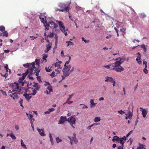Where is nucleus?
I'll list each match as a JSON object with an SVG mask.
<instances>
[{
    "instance_id": "obj_23",
    "label": "nucleus",
    "mask_w": 149,
    "mask_h": 149,
    "mask_svg": "<svg viewBox=\"0 0 149 149\" xmlns=\"http://www.w3.org/2000/svg\"><path fill=\"white\" fill-rule=\"evenodd\" d=\"M44 25L45 26V30H47L49 29L48 27L49 26V24L45 20V23H44Z\"/></svg>"
},
{
    "instance_id": "obj_11",
    "label": "nucleus",
    "mask_w": 149,
    "mask_h": 149,
    "mask_svg": "<svg viewBox=\"0 0 149 149\" xmlns=\"http://www.w3.org/2000/svg\"><path fill=\"white\" fill-rule=\"evenodd\" d=\"M26 114L30 120V123H31V121H32V123H33L35 121V119L33 118V115L30 114H28L27 113H26Z\"/></svg>"
},
{
    "instance_id": "obj_62",
    "label": "nucleus",
    "mask_w": 149,
    "mask_h": 149,
    "mask_svg": "<svg viewBox=\"0 0 149 149\" xmlns=\"http://www.w3.org/2000/svg\"><path fill=\"white\" fill-rule=\"evenodd\" d=\"M93 127L92 125H91L87 127V129L88 130H90L91 129V127Z\"/></svg>"
},
{
    "instance_id": "obj_9",
    "label": "nucleus",
    "mask_w": 149,
    "mask_h": 149,
    "mask_svg": "<svg viewBox=\"0 0 149 149\" xmlns=\"http://www.w3.org/2000/svg\"><path fill=\"white\" fill-rule=\"evenodd\" d=\"M115 60H117L115 62V63H117L119 65H121L124 61L125 59L123 58L119 57L115 59Z\"/></svg>"
},
{
    "instance_id": "obj_4",
    "label": "nucleus",
    "mask_w": 149,
    "mask_h": 149,
    "mask_svg": "<svg viewBox=\"0 0 149 149\" xmlns=\"http://www.w3.org/2000/svg\"><path fill=\"white\" fill-rule=\"evenodd\" d=\"M70 2H68L66 4L63 3H61L59 4L58 6L62 8V9H63L64 10L68 12L69 10L70 6Z\"/></svg>"
},
{
    "instance_id": "obj_28",
    "label": "nucleus",
    "mask_w": 149,
    "mask_h": 149,
    "mask_svg": "<svg viewBox=\"0 0 149 149\" xmlns=\"http://www.w3.org/2000/svg\"><path fill=\"white\" fill-rule=\"evenodd\" d=\"M53 68L52 67L49 66L48 68L46 67L45 70L47 72H50L52 70V68Z\"/></svg>"
},
{
    "instance_id": "obj_51",
    "label": "nucleus",
    "mask_w": 149,
    "mask_h": 149,
    "mask_svg": "<svg viewBox=\"0 0 149 149\" xmlns=\"http://www.w3.org/2000/svg\"><path fill=\"white\" fill-rule=\"evenodd\" d=\"M70 61H66V62L65 63V64L64 65V67H67L68 66V65H69L68 64L69 63Z\"/></svg>"
},
{
    "instance_id": "obj_14",
    "label": "nucleus",
    "mask_w": 149,
    "mask_h": 149,
    "mask_svg": "<svg viewBox=\"0 0 149 149\" xmlns=\"http://www.w3.org/2000/svg\"><path fill=\"white\" fill-rule=\"evenodd\" d=\"M45 85L47 86V89L49 91L50 93L52 92V87L49 83L47 82L46 84H45Z\"/></svg>"
},
{
    "instance_id": "obj_30",
    "label": "nucleus",
    "mask_w": 149,
    "mask_h": 149,
    "mask_svg": "<svg viewBox=\"0 0 149 149\" xmlns=\"http://www.w3.org/2000/svg\"><path fill=\"white\" fill-rule=\"evenodd\" d=\"M100 118L99 117H96L94 119V121L95 122H97L100 121Z\"/></svg>"
},
{
    "instance_id": "obj_56",
    "label": "nucleus",
    "mask_w": 149,
    "mask_h": 149,
    "mask_svg": "<svg viewBox=\"0 0 149 149\" xmlns=\"http://www.w3.org/2000/svg\"><path fill=\"white\" fill-rule=\"evenodd\" d=\"M48 110H49V112L50 113L51 112H52V111H54L55 110V109H54L53 108H52L49 109H48Z\"/></svg>"
},
{
    "instance_id": "obj_57",
    "label": "nucleus",
    "mask_w": 149,
    "mask_h": 149,
    "mask_svg": "<svg viewBox=\"0 0 149 149\" xmlns=\"http://www.w3.org/2000/svg\"><path fill=\"white\" fill-rule=\"evenodd\" d=\"M30 37L31 38H32L31 40H34L36 38H37V37H34V36H30Z\"/></svg>"
},
{
    "instance_id": "obj_40",
    "label": "nucleus",
    "mask_w": 149,
    "mask_h": 149,
    "mask_svg": "<svg viewBox=\"0 0 149 149\" xmlns=\"http://www.w3.org/2000/svg\"><path fill=\"white\" fill-rule=\"evenodd\" d=\"M118 113H119L121 115H123L125 113V112L122 111V110H121L119 111H118Z\"/></svg>"
},
{
    "instance_id": "obj_10",
    "label": "nucleus",
    "mask_w": 149,
    "mask_h": 149,
    "mask_svg": "<svg viewBox=\"0 0 149 149\" xmlns=\"http://www.w3.org/2000/svg\"><path fill=\"white\" fill-rule=\"evenodd\" d=\"M127 139L125 136L122 138H119L118 142L120 143L122 146H124V144Z\"/></svg>"
},
{
    "instance_id": "obj_54",
    "label": "nucleus",
    "mask_w": 149,
    "mask_h": 149,
    "mask_svg": "<svg viewBox=\"0 0 149 149\" xmlns=\"http://www.w3.org/2000/svg\"><path fill=\"white\" fill-rule=\"evenodd\" d=\"M143 72H144V73H145L146 74H147L148 73V70L146 68H144L143 70Z\"/></svg>"
},
{
    "instance_id": "obj_58",
    "label": "nucleus",
    "mask_w": 149,
    "mask_h": 149,
    "mask_svg": "<svg viewBox=\"0 0 149 149\" xmlns=\"http://www.w3.org/2000/svg\"><path fill=\"white\" fill-rule=\"evenodd\" d=\"M31 126L33 130V131H34V125H33V123H32V121H31Z\"/></svg>"
},
{
    "instance_id": "obj_63",
    "label": "nucleus",
    "mask_w": 149,
    "mask_h": 149,
    "mask_svg": "<svg viewBox=\"0 0 149 149\" xmlns=\"http://www.w3.org/2000/svg\"><path fill=\"white\" fill-rule=\"evenodd\" d=\"M141 58V56H138L137 57V58L136 59V60L137 61H138Z\"/></svg>"
},
{
    "instance_id": "obj_37",
    "label": "nucleus",
    "mask_w": 149,
    "mask_h": 149,
    "mask_svg": "<svg viewBox=\"0 0 149 149\" xmlns=\"http://www.w3.org/2000/svg\"><path fill=\"white\" fill-rule=\"evenodd\" d=\"M40 71V70L39 69H36V75L37 76H38L39 75V72Z\"/></svg>"
},
{
    "instance_id": "obj_7",
    "label": "nucleus",
    "mask_w": 149,
    "mask_h": 149,
    "mask_svg": "<svg viewBox=\"0 0 149 149\" xmlns=\"http://www.w3.org/2000/svg\"><path fill=\"white\" fill-rule=\"evenodd\" d=\"M67 120L73 128H75V127L73 125H75L76 120L74 116H71L70 118H68V119Z\"/></svg>"
},
{
    "instance_id": "obj_1",
    "label": "nucleus",
    "mask_w": 149,
    "mask_h": 149,
    "mask_svg": "<svg viewBox=\"0 0 149 149\" xmlns=\"http://www.w3.org/2000/svg\"><path fill=\"white\" fill-rule=\"evenodd\" d=\"M24 84V82H23L22 83L14 82L11 84L10 86L14 91L20 92L22 88V86H23Z\"/></svg>"
},
{
    "instance_id": "obj_64",
    "label": "nucleus",
    "mask_w": 149,
    "mask_h": 149,
    "mask_svg": "<svg viewBox=\"0 0 149 149\" xmlns=\"http://www.w3.org/2000/svg\"><path fill=\"white\" fill-rule=\"evenodd\" d=\"M124 146H119L118 147L117 149H123V147Z\"/></svg>"
},
{
    "instance_id": "obj_53",
    "label": "nucleus",
    "mask_w": 149,
    "mask_h": 149,
    "mask_svg": "<svg viewBox=\"0 0 149 149\" xmlns=\"http://www.w3.org/2000/svg\"><path fill=\"white\" fill-rule=\"evenodd\" d=\"M120 31L123 33H125V29L123 28H122L120 29Z\"/></svg>"
},
{
    "instance_id": "obj_19",
    "label": "nucleus",
    "mask_w": 149,
    "mask_h": 149,
    "mask_svg": "<svg viewBox=\"0 0 149 149\" xmlns=\"http://www.w3.org/2000/svg\"><path fill=\"white\" fill-rule=\"evenodd\" d=\"M94 100L93 99H91L90 101V106L91 108L94 107L97 104L96 103H95L94 101Z\"/></svg>"
},
{
    "instance_id": "obj_48",
    "label": "nucleus",
    "mask_w": 149,
    "mask_h": 149,
    "mask_svg": "<svg viewBox=\"0 0 149 149\" xmlns=\"http://www.w3.org/2000/svg\"><path fill=\"white\" fill-rule=\"evenodd\" d=\"M55 72L54 71H53L52 72L51 74L50 75L52 77H54L55 76Z\"/></svg>"
},
{
    "instance_id": "obj_38",
    "label": "nucleus",
    "mask_w": 149,
    "mask_h": 149,
    "mask_svg": "<svg viewBox=\"0 0 149 149\" xmlns=\"http://www.w3.org/2000/svg\"><path fill=\"white\" fill-rule=\"evenodd\" d=\"M56 141L57 143L61 142L62 141V140L59 138V137L56 138Z\"/></svg>"
},
{
    "instance_id": "obj_8",
    "label": "nucleus",
    "mask_w": 149,
    "mask_h": 149,
    "mask_svg": "<svg viewBox=\"0 0 149 149\" xmlns=\"http://www.w3.org/2000/svg\"><path fill=\"white\" fill-rule=\"evenodd\" d=\"M28 70H26V72L22 74V76L19 78V80L18 81L19 83H22L24 79L26 76L27 75L28 73Z\"/></svg>"
},
{
    "instance_id": "obj_12",
    "label": "nucleus",
    "mask_w": 149,
    "mask_h": 149,
    "mask_svg": "<svg viewBox=\"0 0 149 149\" xmlns=\"http://www.w3.org/2000/svg\"><path fill=\"white\" fill-rule=\"evenodd\" d=\"M31 94H28L27 93L24 94L23 96L25 97V98L28 101H29L30 100L31 97Z\"/></svg>"
},
{
    "instance_id": "obj_42",
    "label": "nucleus",
    "mask_w": 149,
    "mask_h": 149,
    "mask_svg": "<svg viewBox=\"0 0 149 149\" xmlns=\"http://www.w3.org/2000/svg\"><path fill=\"white\" fill-rule=\"evenodd\" d=\"M33 92L31 94V95H35L37 92V91H36V90H35V89H34L33 90Z\"/></svg>"
},
{
    "instance_id": "obj_22",
    "label": "nucleus",
    "mask_w": 149,
    "mask_h": 149,
    "mask_svg": "<svg viewBox=\"0 0 149 149\" xmlns=\"http://www.w3.org/2000/svg\"><path fill=\"white\" fill-rule=\"evenodd\" d=\"M48 23L49 24V25L50 24L52 26L53 25V28H56L58 27V26L53 21L49 22Z\"/></svg>"
},
{
    "instance_id": "obj_16",
    "label": "nucleus",
    "mask_w": 149,
    "mask_h": 149,
    "mask_svg": "<svg viewBox=\"0 0 149 149\" xmlns=\"http://www.w3.org/2000/svg\"><path fill=\"white\" fill-rule=\"evenodd\" d=\"M105 81L106 82H110L112 83L113 82V78L111 77L106 76L105 77Z\"/></svg>"
},
{
    "instance_id": "obj_46",
    "label": "nucleus",
    "mask_w": 149,
    "mask_h": 149,
    "mask_svg": "<svg viewBox=\"0 0 149 149\" xmlns=\"http://www.w3.org/2000/svg\"><path fill=\"white\" fill-rule=\"evenodd\" d=\"M111 64V63L109 64V65H107L105 66L104 67L105 68H107V69H109L110 68H111H111H113V67H112L110 68V66L112 67V65H110Z\"/></svg>"
},
{
    "instance_id": "obj_44",
    "label": "nucleus",
    "mask_w": 149,
    "mask_h": 149,
    "mask_svg": "<svg viewBox=\"0 0 149 149\" xmlns=\"http://www.w3.org/2000/svg\"><path fill=\"white\" fill-rule=\"evenodd\" d=\"M1 76L4 77L6 78L8 76V74L6 73L5 74H3L2 73H1Z\"/></svg>"
},
{
    "instance_id": "obj_61",
    "label": "nucleus",
    "mask_w": 149,
    "mask_h": 149,
    "mask_svg": "<svg viewBox=\"0 0 149 149\" xmlns=\"http://www.w3.org/2000/svg\"><path fill=\"white\" fill-rule=\"evenodd\" d=\"M50 140L51 142V143L52 145H53L54 144V142L53 141V139L52 138H50Z\"/></svg>"
},
{
    "instance_id": "obj_36",
    "label": "nucleus",
    "mask_w": 149,
    "mask_h": 149,
    "mask_svg": "<svg viewBox=\"0 0 149 149\" xmlns=\"http://www.w3.org/2000/svg\"><path fill=\"white\" fill-rule=\"evenodd\" d=\"M10 136L12 138V139L13 140H15L16 138L15 136L12 133H10Z\"/></svg>"
},
{
    "instance_id": "obj_45",
    "label": "nucleus",
    "mask_w": 149,
    "mask_h": 149,
    "mask_svg": "<svg viewBox=\"0 0 149 149\" xmlns=\"http://www.w3.org/2000/svg\"><path fill=\"white\" fill-rule=\"evenodd\" d=\"M54 34L53 33H49L48 35L47 36L49 38H52L54 36Z\"/></svg>"
},
{
    "instance_id": "obj_18",
    "label": "nucleus",
    "mask_w": 149,
    "mask_h": 149,
    "mask_svg": "<svg viewBox=\"0 0 149 149\" xmlns=\"http://www.w3.org/2000/svg\"><path fill=\"white\" fill-rule=\"evenodd\" d=\"M132 111H128V118L129 119H131L132 118V117L133 116V114L132 113V112H133V109L134 108V106L133 105H132Z\"/></svg>"
},
{
    "instance_id": "obj_26",
    "label": "nucleus",
    "mask_w": 149,
    "mask_h": 149,
    "mask_svg": "<svg viewBox=\"0 0 149 149\" xmlns=\"http://www.w3.org/2000/svg\"><path fill=\"white\" fill-rule=\"evenodd\" d=\"M73 136L72 137V139L74 142L75 143V144H76L78 142V141L77 140L76 138V134L75 133H74L73 134Z\"/></svg>"
},
{
    "instance_id": "obj_59",
    "label": "nucleus",
    "mask_w": 149,
    "mask_h": 149,
    "mask_svg": "<svg viewBox=\"0 0 149 149\" xmlns=\"http://www.w3.org/2000/svg\"><path fill=\"white\" fill-rule=\"evenodd\" d=\"M69 18L71 20L73 21H74L73 19V18L70 15H69Z\"/></svg>"
},
{
    "instance_id": "obj_34",
    "label": "nucleus",
    "mask_w": 149,
    "mask_h": 149,
    "mask_svg": "<svg viewBox=\"0 0 149 149\" xmlns=\"http://www.w3.org/2000/svg\"><path fill=\"white\" fill-rule=\"evenodd\" d=\"M34 87L36 88V90H38L39 89V87H38V84L37 83H35L33 85Z\"/></svg>"
},
{
    "instance_id": "obj_13",
    "label": "nucleus",
    "mask_w": 149,
    "mask_h": 149,
    "mask_svg": "<svg viewBox=\"0 0 149 149\" xmlns=\"http://www.w3.org/2000/svg\"><path fill=\"white\" fill-rule=\"evenodd\" d=\"M66 120V116L63 117L61 116L60 117V120L58 124H63L64 123L65 121Z\"/></svg>"
},
{
    "instance_id": "obj_49",
    "label": "nucleus",
    "mask_w": 149,
    "mask_h": 149,
    "mask_svg": "<svg viewBox=\"0 0 149 149\" xmlns=\"http://www.w3.org/2000/svg\"><path fill=\"white\" fill-rule=\"evenodd\" d=\"M133 130L131 131L130 132H129L126 135V136H125V137H126V138L127 137L129 136L132 133Z\"/></svg>"
},
{
    "instance_id": "obj_3",
    "label": "nucleus",
    "mask_w": 149,
    "mask_h": 149,
    "mask_svg": "<svg viewBox=\"0 0 149 149\" xmlns=\"http://www.w3.org/2000/svg\"><path fill=\"white\" fill-rule=\"evenodd\" d=\"M110 65H112V67L113 68H111V69L115 70L116 72H120L124 70V69L120 65H119L117 63H114L112 64H111Z\"/></svg>"
},
{
    "instance_id": "obj_24",
    "label": "nucleus",
    "mask_w": 149,
    "mask_h": 149,
    "mask_svg": "<svg viewBox=\"0 0 149 149\" xmlns=\"http://www.w3.org/2000/svg\"><path fill=\"white\" fill-rule=\"evenodd\" d=\"M32 66V63H27L26 64H24L23 66L25 67L26 68H31V66Z\"/></svg>"
},
{
    "instance_id": "obj_29",
    "label": "nucleus",
    "mask_w": 149,
    "mask_h": 149,
    "mask_svg": "<svg viewBox=\"0 0 149 149\" xmlns=\"http://www.w3.org/2000/svg\"><path fill=\"white\" fill-rule=\"evenodd\" d=\"M141 47L143 49L144 52H146L147 51L146 47H147V46H146L145 45H141Z\"/></svg>"
},
{
    "instance_id": "obj_21",
    "label": "nucleus",
    "mask_w": 149,
    "mask_h": 149,
    "mask_svg": "<svg viewBox=\"0 0 149 149\" xmlns=\"http://www.w3.org/2000/svg\"><path fill=\"white\" fill-rule=\"evenodd\" d=\"M18 94H19V93L17 92V91H15L13 93V98L14 100L17 99L18 98V96L17 95Z\"/></svg>"
},
{
    "instance_id": "obj_27",
    "label": "nucleus",
    "mask_w": 149,
    "mask_h": 149,
    "mask_svg": "<svg viewBox=\"0 0 149 149\" xmlns=\"http://www.w3.org/2000/svg\"><path fill=\"white\" fill-rule=\"evenodd\" d=\"M119 138V137H118L117 136H115L113 137V138L112 139V141L113 142H114L116 141H117L118 142Z\"/></svg>"
},
{
    "instance_id": "obj_60",
    "label": "nucleus",
    "mask_w": 149,
    "mask_h": 149,
    "mask_svg": "<svg viewBox=\"0 0 149 149\" xmlns=\"http://www.w3.org/2000/svg\"><path fill=\"white\" fill-rule=\"evenodd\" d=\"M74 70V67H73L72 68H71V69L70 70V73L72 72Z\"/></svg>"
},
{
    "instance_id": "obj_50",
    "label": "nucleus",
    "mask_w": 149,
    "mask_h": 149,
    "mask_svg": "<svg viewBox=\"0 0 149 149\" xmlns=\"http://www.w3.org/2000/svg\"><path fill=\"white\" fill-rule=\"evenodd\" d=\"M43 58H42L44 60H45L46 61V58H47V55L45 54H43Z\"/></svg>"
},
{
    "instance_id": "obj_32",
    "label": "nucleus",
    "mask_w": 149,
    "mask_h": 149,
    "mask_svg": "<svg viewBox=\"0 0 149 149\" xmlns=\"http://www.w3.org/2000/svg\"><path fill=\"white\" fill-rule=\"evenodd\" d=\"M66 43H68L67 46L68 47L69 45H74L73 43L71 41H66Z\"/></svg>"
},
{
    "instance_id": "obj_15",
    "label": "nucleus",
    "mask_w": 149,
    "mask_h": 149,
    "mask_svg": "<svg viewBox=\"0 0 149 149\" xmlns=\"http://www.w3.org/2000/svg\"><path fill=\"white\" fill-rule=\"evenodd\" d=\"M37 130L39 133L40 135L42 136H45L46 135L44 133V130L43 129H40L39 128H37Z\"/></svg>"
},
{
    "instance_id": "obj_52",
    "label": "nucleus",
    "mask_w": 149,
    "mask_h": 149,
    "mask_svg": "<svg viewBox=\"0 0 149 149\" xmlns=\"http://www.w3.org/2000/svg\"><path fill=\"white\" fill-rule=\"evenodd\" d=\"M39 18L40 20V21L41 22H43L44 20V18L42 17V16L41 15H40L39 16Z\"/></svg>"
},
{
    "instance_id": "obj_47",
    "label": "nucleus",
    "mask_w": 149,
    "mask_h": 149,
    "mask_svg": "<svg viewBox=\"0 0 149 149\" xmlns=\"http://www.w3.org/2000/svg\"><path fill=\"white\" fill-rule=\"evenodd\" d=\"M35 61L36 62V65H38L39 63L40 62V60L39 59H36Z\"/></svg>"
},
{
    "instance_id": "obj_35",
    "label": "nucleus",
    "mask_w": 149,
    "mask_h": 149,
    "mask_svg": "<svg viewBox=\"0 0 149 149\" xmlns=\"http://www.w3.org/2000/svg\"><path fill=\"white\" fill-rule=\"evenodd\" d=\"M5 30V27L3 26H0V31L2 32L4 31Z\"/></svg>"
},
{
    "instance_id": "obj_25",
    "label": "nucleus",
    "mask_w": 149,
    "mask_h": 149,
    "mask_svg": "<svg viewBox=\"0 0 149 149\" xmlns=\"http://www.w3.org/2000/svg\"><path fill=\"white\" fill-rule=\"evenodd\" d=\"M21 146L25 149H27L26 145L24 143L23 140L22 139L21 140Z\"/></svg>"
},
{
    "instance_id": "obj_20",
    "label": "nucleus",
    "mask_w": 149,
    "mask_h": 149,
    "mask_svg": "<svg viewBox=\"0 0 149 149\" xmlns=\"http://www.w3.org/2000/svg\"><path fill=\"white\" fill-rule=\"evenodd\" d=\"M142 111V114L143 118H145L148 113V111L146 109H143Z\"/></svg>"
},
{
    "instance_id": "obj_6",
    "label": "nucleus",
    "mask_w": 149,
    "mask_h": 149,
    "mask_svg": "<svg viewBox=\"0 0 149 149\" xmlns=\"http://www.w3.org/2000/svg\"><path fill=\"white\" fill-rule=\"evenodd\" d=\"M32 66H31V68H29L27 70H28V73H29L30 74H34L36 71V69H34L35 68V63L34 62L32 63Z\"/></svg>"
},
{
    "instance_id": "obj_41",
    "label": "nucleus",
    "mask_w": 149,
    "mask_h": 149,
    "mask_svg": "<svg viewBox=\"0 0 149 149\" xmlns=\"http://www.w3.org/2000/svg\"><path fill=\"white\" fill-rule=\"evenodd\" d=\"M55 10L56 11H62V12H63L64 11V9H59L57 8H55Z\"/></svg>"
},
{
    "instance_id": "obj_2",
    "label": "nucleus",
    "mask_w": 149,
    "mask_h": 149,
    "mask_svg": "<svg viewBox=\"0 0 149 149\" xmlns=\"http://www.w3.org/2000/svg\"><path fill=\"white\" fill-rule=\"evenodd\" d=\"M57 22L59 25L60 29L61 31L64 33L65 36H67L69 33L68 29H66L64 25V24L61 21L56 20Z\"/></svg>"
},
{
    "instance_id": "obj_43",
    "label": "nucleus",
    "mask_w": 149,
    "mask_h": 149,
    "mask_svg": "<svg viewBox=\"0 0 149 149\" xmlns=\"http://www.w3.org/2000/svg\"><path fill=\"white\" fill-rule=\"evenodd\" d=\"M82 41H84L86 43H89V40H86L84 38V37H82Z\"/></svg>"
},
{
    "instance_id": "obj_31",
    "label": "nucleus",
    "mask_w": 149,
    "mask_h": 149,
    "mask_svg": "<svg viewBox=\"0 0 149 149\" xmlns=\"http://www.w3.org/2000/svg\"><path fill=\"white\" fill-rule=\"evenodd\" d=\"M139 146L138 147V149H143L144 147H145V145H143L141 144H139Z\"/></svg>"
},
{
    "instance_id": "obj_33",
    "label": "nucleus",
    "mask_w": 149,
    "mask_h": 149,
    "mask_svg": "<svg viewBox=\"0 0 149 149\" xmlns=\"http://www.w3.org/2000/svg\"><path fill=\"white\" fill-rule=\"evenodd\" d=\"M55 67H57L58 69H61V65H60L58 63H56L55 64Z\"/></svg>"
},
{
    "instance_id": "obj_5",
    "label": "nucleus",
    "mask_w": 149,
    "mask_h": 149,
    "mask_svg": "<svg viewBox=\"0 0 149 149\" xmlns=\"http://www.w3.org/2000/svg\"><path fill=\"white\" fill-rule=\"evenodd\" d=\"M71 69V65H68L67 66L64 67L63 70V74L66 76H69L71 73L70 71Z\"/></svg>"
},
{
    "instance_id": "obj_17",
    "label": "nucleus",
    "mask_w": 149,
    "mask_h": 149,
    "mask_svg": "<svg viewBox=\"0 0 149 149\" xmlns=\"http://www.w3.org/2000/svg\"><path fill=\"white\" fill-rule=\"evenodd\" d=\"M52 45V43H49L48 45H46L47 49L45 50V53H47L50 50L51 48Z\"/></svg>"
},
{
    "instance_id": "obj_39",
    "label": "nucleus",
    "mask_w": 149,
    "mask_h": 149,
    "mask_svg": "<svg viewBox=\"0 0 149 149\" xmlns=\"http://www.w3.org/2000/svg\"><path fill=\"white\" fill-rule=\"evenodd\" d=\"M3 36H5L6 37H7L8 36V33L7 31H4L3 33Z\"/></svg>"
},
{
    "instance_id": "obj_55",
    "label": "nucleus",
    "mask_w": 149,
    "mask_h": 149,
    "mask_svg": "<svg viewBox=\"0 0 149 149\" xmlns=\"http://www.w3.org/2000/svg\"><path fill=\"white\" fill-rule=\"evenodd\" d=\"M1 92L2 94L3 95H6V93L4 91L2 90H1Z\"/></svg>"
}]
</instances>
